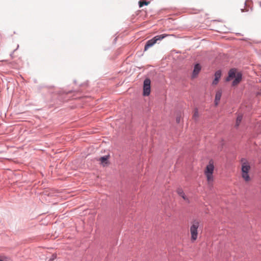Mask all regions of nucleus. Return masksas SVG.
Instances as JSON below:
<instances>
[{
  "label": "nucleus",
  "mask_w": 261,
  "mask_h": 261,
  "mask_svg": "<svg viewBox=\"0 0 261 261\" xmlns=\"http://www.w3.org/2000/svg\"><path fill=\"white\" fill-rule=\"evenodd\" d=\"M215 166L213 160H211L208 164L206 165L204 173L206 178L207 184L209 186H212L214 180L213 173L214 171Z\"/></svg>",
  "instance_id": "obj_1"
},
{
  "label": "nucleus",
  "mask_w": 261,
  "mask_h": 261,
  "mask_svg": "<svg viewBox=\"0 0 261 261\" xmlns=\"http://www.w3.org/2000/svg\"><path fill=\"white\" fill-rule=\"evenodd\" d=\"M242 74L236 69H231L228 72V75L226 81H230L233 79L232 86H236L238 85L242 80Z\"/></svg>",
  "instance_id": "obj_2"
},
{
  "label": "nucleus",
  "mask_w": 261,
  "mask_h": 261,
  "mask_svg": "<svg viewBox=\"0 0 261 261\" xmlns=\"http://www.w3.org/2000/svg\"><path fill=\"white\" fill-rule=\"evenodd\" d=\"M251 167L249 162L245 159L241 160V176L246 182H249L251 178L249 174Z\"/></svg>",
  "instance_id": "obj_3"
},
{
  "label": "nucleus",
  "mask_w": 261,
  "mask_h": 261,
  "mask_svg": "<svg viewBox=\"0 0 261 261\" xmlns=\"http://www.w3.org/2000/svg\"><path fill=\"white\" fill-rule=\"evenodd\" d=\"M200 221L197 219L193 220L191 223L190 233L191 235L190 240L192 242H194L198 238V229L200 226Z\"/></svg>",
  "instance_id": "obj_4"
},
{
  "label": "nucleus",
  "mask_w": 261,
  "mask_h": 261,
  "mask_svg": "<svg viewBox=\"0 0 261 261\" xmlns=\"http://www.w3.org/2000/svg\"><path fill=\"white\" fill-rule=\"evenodd\" d=\"M168 36V35L164 34L160 35H157L151 39L147 41L146 45H145L144 50L146 51L149 47L152 46L158 40H161Z\"/></svg>",
  "instance_id": "obj_5"
},
{
  "label": "nucleus",
  "mask_w": 261,
  "mask_h": 261,
  "mask_svg": "<svg viewBox=\"0 0 261 261\" xmlns=\"http://www.w3.org/2000/svg\"><path fill=\"white\" fill-rule=\"evenodd\" d=\"M150 80L146 79L144 81L143 85V95L148 96L150 93Z\"/></svg>",
  "instance_id": "obj_6"
},
{
  "label": "nucleus",
  "mask_w": 261,
  "mask_h": 261,
  "mask_svg": "<svg viewBox=\"0 0 261 261\" xmlns=\"http://www.w3.org/2000/svg\"><path fill=\"white\" fill-rule=\"evenodd\" d=\"M201 70V66L199 64L195 65L194 69L192 74V78L196 77Z\"/></svg>",
  "instance_id": "obj_7"
},
{
  "label": "nucleus",
  "mask_w": 261,
  "mask_h": 261,
  "mask_svg": "<svg viewBox=\"0 0 261 261\" xmlns=\"http://www.w3.org/2000/svg\"><path fill=\"white\" fill-rule=\"evenodd\" d=\"M222 96V91L221 90L216 92L215 99V105L216 106H218L220 100Z\"/></svg>",
  "instance_id": "obj_8"
},
{
  "label": "nucleus",
  "mask_w": 261,
  "mask_h": 261,
  "mask_svg": "<svg viewBox=\"0 0 261 261\" xmlns=\"http://www.w3.org/2000/svg\"><path fill=\"white\" fill-rule=\"evenodd\" d=\"M221 76V72L220 70H218L215 72V79L213 82V84L214 85H217L218 83L219 79H220Z\"/></svg>",
  "instance_id": "obj_9"
},
{
  "label": "nucleus",
  "mask_w": 261,
  "mask_h": 261,
  "mask_svg": "<svg viewBox=\"0 0 261 261\" xmlns=\"http://www.w3.org/2000/svg\"><path fill=\"white\" fill-rule=\"evenodd\" d=\"M177 194L180 196H181L183 199L185 201H188L189 200H188V198H187V197L186 196V195H185L184 192L183 191V190L181 189H178L177 190Z\"/></svg>",
  "instance_id": "obj_10"
},
{
  "label": "nucleus",
  "mask_w": 261,
  "mask_h": 261,
  "mask_svg": "<svg viewBox=\"0 0 261 261\" xmlns=\"http://www.w3.org/2000/svg\"><path fill=\"white\" fill-rule=\"evenodd\" d=\"M199 117V112H198V109L196 108L194 110L192 118L195 121H197Z\"/></svg>",
  "instance_id": "obj_11"
},
{
  "label": "nucleus",
  "mask_w": 261,
  "mask_h": 261,
  "mask_svg": "<svg viewBox=\"0 0 261 261\" xmlns=\"http://www.w3.org/2000/svg\"><path fill=\"white\" fill-rule=\"evenodd\" d=\"M242 120V116L239 115L237 117L236 122V126L238 127Z\"/></svg>",
  "instance_id": "obj_12"
},
{
  "label": "nucleus",
  "mask_w": 261,
  "mask_h": 261,
  "mask_svg": "<svg viewBox=\"0 0 261 261\" xmlns=\"http://www.w3.org/2000/svg\"><path fill=\"white\" fill-rule=\"evenodd\" d=\"M108 159V156H104L101 157L100 158L99 160L101 162V163L104 165V164H107Z\"/></svg>",
  "instance_id": "obj_13"
},
{
  "label": "nucleus",
  "mask_w": 261,
  "mask_h": 261,
  "mask_svg": "<svg viewBox=\"0 0 261 261\" xmlns=\"http://www.w3.org/2000/svg\"><path fill=\"white\" fill-rule=\"evenodd\" d=\"M149 4V2H146V1H140L139 2V7L141 8L144 5H148Z\"/></svg>",
  "instance_id": "obj_14"
},
{
  "label": "nucleus",
  "mask_w": 261,
  "mask_h": 261,
  "mask_svg": "<svg viewBox=\"0 0 261 261\" xmlns=\"http://www.w3.org/2000/svg\"><path fill=\"white\" fill-rule=\"evenodd\" d=\"M176 121L177 123H179L180 121V116H177L176 118Z\"/></svg>",
  "instance_id": "obj_15"
},
{
  "label": "nucleus",
  "mask_w": 261,
  "mask_h": 261,
  "mask_svg": "<svg viewBox=\"0 0 261 261\" xmlns=\"http://www.w3.org/2000/svg\"><path fill=\"white\" fill-rule=\"evenodd\" d=\"M53 258L52 259L53 260L55 258H56V255H53Z\"/></svg>",
  "instance_id": "obj_16"
},
{
  "label": "nucleus",
  "mask_w": 261,
  "mask_h": 261,
  "mask_svg": "<svg viewBox=\"0 0 261 261\" xmlns=\"http://www.w3.org/2000/svg\"><path fill=\"white\" fill-rule=\"evenodd\" d=\"M0 261H3V260H2V259H0Z\"/></svg>",
  "instance_id": "obj_17"
}]
</instances>
